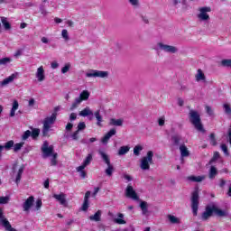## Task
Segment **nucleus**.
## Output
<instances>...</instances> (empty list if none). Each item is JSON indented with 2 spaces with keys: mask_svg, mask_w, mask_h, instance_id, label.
<instances>
[{
  "mask_svg": "<svg viewBox=\"0 0 231 231\" xmlns=\"http://www.w3.org/2000/svg\"><path fill=\"white\" fill-rule=\"evenodd\" d=\"M23 146H24V142H21L14 144L13 147H14V152H19V151H21V149H23Z\"/></svg>",
  "mask_w": 231,
  "mask_h": 231,
  "instance_id": "obj_37",
  "label": "nucleus"
},
{
  "mask_svg": "<svg viewBox=\"0 0 231 231\" xmlns=\"http://www.w3.org/2000/svg\"><path fill=\"white\" fill-rule=\"evenodd\" d=\"M89 208V200H84L83 205L81 207V210L86 212Z\"/></svg>",
  "mask_w": 231,
  "mask_h": 231,
  "instance_id": "obj_49",
  "label": "nucleus"
},
{
  "mask_svg": "<svg viewBox=\"0 0 231 231\" xmlns=\"http://www.w3.org/2000/svg\"><path fill=\"white\" fill-rule=\"evenodd\" d=\"M81 102L82 101L79 97H77L75 99V101L72 103L71 106L69 107V111H75V109H77V107H79V106Z\"/></svg>",
  "mask_w": 231,
  "mask_h": 231,
  "instance_id": "obj_35",
  "label": "nucleus"
},
{
  "mask_svg": "<svg viewBox=\"0 0 231 231\" xmlns=\"http://www.w3.org/2000/svg\"><path fill=\"white\" fill-rule=\"evenodd\" d=\"M219 152H215L212 159L210 160V163H212V162H216V160H219Z\"/></svg>",
  "mask_w": 231,
  "mask_h": 231,
  "instance_id": "obj_54",
  "label": "nucleus"
},
{
  "mask_svg": "<svg viewBox=\"0 0 231 231\" xmlns=\"http://www.w3.org/2000/svg\"><path fill=\"white\" fill-rule=\"evenodd\" d=\"M133 6H138V0H128Z\"/></svg>",
  "mask_w": 231,
  "mask_h": 231,
  "instance_id": "obj_63",
  "label": "nucleus"
},
{
  "mask_svg": "<svg viewBox=\"0 0 231 231\" xmlns=\"http://www.w3.org/2000/svg\"><path fill=\"white\" fill-rule=\"evenodd\" d=\"M191 210L194 217L198 216L199 210V192L194 190L191 194Z\"/></svg>",
  "mask_w": 231,
  "mask_h": 231,
  "instance_id": "obj_5",
  "label": "nucleus"
},
{
  "mask_svg": "<svg viewBox=\"0 0 231 231\" xmlns=\"http://www.w3.org/2000/svg\"><path fill=\"white\" fill-rule=\"evenodd\" d=\"M79 116H93V111L91 110V108H89V106H87L79 112Z\"/></svg>",
  "mask_w": 231,
  "mask_h": 231,
  "instance_id": "obj_22",
  "label": "nucleus"
},
{
  "mask_svg": "<svg viewBox=\"0 0 231 231\" xmlns=\"http://www.w3.org/2000/svg\"><path fill=\"white\" fill-rule=\"evenodd\" d=\"M60 109L59 106L54 108V113L51 114L50 117H46L43 120V126L42 130V136H50V130L51 129V125L55 124V120H57V111Z\"/></svg>",
  "mask_w": 231,
  "mask_h": 231,
  "instance_id": "obj_1",
  "label": "nucleus"
},
{
  "mask_svg": "<svg viewBox=\"0 0 231 231\" xmlns=\"http://www.w3.org/2000/svg\"><path fill=\"white\" fill-rule=\"evenodd\" d=\"M73 129V124L68 123L66 125V131H71Z\"/></svg>",
  "mask_w": 231,
  "mask_h": 231,
  "instance_id": "obj_62",
  "label": "nucleus"
},
{
  "mask_svg": "<svg viewBox=\"0 0 231 231\" xmlns=\"http://www.w3.org/2000/svg\"><path fill=\"white\" fill-rule=\"evenodd\" d=\"M214 216V206H207L201 215L202 221H208Z\"/></svg>",
  "mask_w": 231,
  "mask_h": 231,
  "instance_id": "obj_11",
  "label": "nucleus"
},
{
  "mask_svg": "<svg viewBox=\"0 0 231 231\" xmlns=\"http://www.w3.org/2000/svg\"><path fill=\"white\" fill-rule=\"evenodd\" d=\"M180 151L182 158H187L188 156H190V152H189V149L185 144H181L180 146Z\"/></svg>",
  "mask_w": 231,
  "mask_h": 231,
  "instance_id": "obj_20",
  "label": "nucleus"
},
{
  "mask_svg": "<svg viewBox=\"0 0 231 231\" xmlns=\"http://www.w3.org/2000/svg\"><path fill=\"white\" fill-rule=\"evenodd\" d=\"M23 172H24V166H21L18 170L16 179H15V183L16 185H19L21 183V178H23Z\"/></svg>",
  "mask_w": 231,
  "mask_h": 231,
  "instance_id": "obj_28",
  "label": "nucleus"
},
{
  "mask_svg": "<svg viewBox=\"0 0 231 231\" xmlns=\"http://www.w3.org/2000/svg\"><path fill=\"white\" fill-rule=\"evenodd\" d=\"M81 102H84V100H88L89 98V92L88 90H83L79 97H78Z\"/></svg>",
  "mask_w": 231,
  "mask_h": 231,
  "instance_id": "obj_33",
  "label": "nucleus"
},
{
  "mask_svg": "<svg viewBox=\"0 0 231 231\" xmlns=\"http://www.w3.org/2000/svg\"><path fill=\"white\" fill-rule=\"evenodd\" d=\"M209 142H210V144L213 145V147H216V145H217V140L216 139L215 134H209Z\"/></svg>",
  "mask_w": 231,
  "mask_h": 231,
  "instance_id": "obj_38",
  "label": "nucleus"
},
{
  "mask_svg": "<svg viewBox=\"0 0 231 231\" xmlns=\"http://www.w3.org/2000/svg\"><path fill=\"white\" fill-rule=\"evenodd\" d=\"M225 185H226V180H225V179H220V183H219L220 189H223Z\"/></svg>",
  "mask_w": 231,
  "mask_h": 231,
  "instance_id": "obj_61",
  "label": "nucleus"
},
{
  "mask_svg": "<svg viewBox=\"0 0 231 231\" xmlns=\"http://www.w3.org/2000/svg\"><path fill=\"white\" fill-rule=\"evenodd\" d=\"M58 156H59V154L57 152L52 154V158L51 159V167H55L59 163V162L57 161Z\"/></svg>",
  "mask_w": 231,
  "mask_h": 231,
  "instance_id": "obj_36",
  "label": "nucleus"
},
{
  "mask_svg": "<svg viewBox=\"0 0 231 231\" xmlns=\"http://www.w3.org/2000/svg\"><path fill=\"white\" fill-rule=\"evenodd\" d=\"M168 219L171 225H180L181 223V220L173 215H168Z\"/></svg>",
  "mask_w": 231,
  "mask_h": 231,
  "instance_id": "obj_30",
  "label": "nucleus"
},
{
  "mask_svg": "<svg viewBox=\"0 0 231 231\" xmlns=\"http://www.w3.org/2000/svg\"><path fill=\"white\" fill-rule=\"evenodd\" d=\"M110 125H115L116 127H122L124 125V119H116V118H111L110 119Z\"/></svg>",
  "mask_w": 231,
  "mask_h": 231,
  "instance_id": "obj_23",
  "label": "nucleus"
},
{
  "mask_svg": "<svg viewBox=\"0 0 231 231\" xmlns=\"http://www.w3.org/2000/svg\"><path fill=\"white\" fill-rule=\"evenodd\" d=\"M125 196L130 199H134V201H138V199H140V197H138V193H136V191L134 190L131 184H128L126 187Z\"/></svg>",
  "mask_w": 231,
  "mask_h": 231,
  "instance_id": "obj_10",
  "label": "nucleus"
},
{
  "mask_svg": "<svg viewBox=\"0 0 231 231\" xmlns=\"http://www.w3.org/2000/svg\"><path fill=\"white\" fill-rule=\"evenodd\" d=\"M0 225L5 228L6 231H17V229L12 227V224L8 221V218L5 216L3 212V208H0Z\"/></svg>",
  "mask_w": 231,
  "mask_h": 231,
  "instance_id": "obj_6",
  "label": "nucleus"
},
{
  "mask_svg": "<svg viewBox=\"0 0 231 231\" xmlns=\"http://www.w3.org/2000/svg\"><path fill=\"white\" fill-rule=\"evenodd\" d=\"M221 66H223V68H231V60H222Z\"/></svg>",
  "mask_w": 231,
  "mask_h": 231,
  "instance_id": "obj_45",
  "label": "nucleus"
},
{
  "mask_svg": "<svg viewBox=\"0 0 231 231\" xmlns=\"http://www.w3.org/2000/svg\"><path fill=\"white\" fill-rule=\"evenodd\" d=\"M90 221H96V223H98L102 219V211L97 210L94 215H91L89 217Z\"/></svg>",
  "mask_w": 231,
  "mask_h": 231,
  "instance_id": "obj_19",
  "label": "nucleus"
},
{
  "mask_svg": "<svg viewBox=\"0 0 231 231\" xmlns=\"http://www.w3.org/2000/svg\"><path fill=\"white\" fill-rule=\"evenodd\" d=\"M213 212L216 214V216H218V217H225L227 216L226 211L219 209L215 205H213Z\"/></svg>",
  "mask_w": 231,
  "mask_h": 231,
  "instance_id": "obj_18",
  "label": "nucleus"
},
{
  "mask_svg": "<svg viewBox=\"0 0 231 231\" xmlns=\"http://www.w3.org/2000/svg\"><path fill=\"white\" fill-rule=\"evenodd\" d=\"M223 107H224V110H225L226 115H231V107H230V105H228V104H224V105H223Z\"/></svg>",
  "mask_w": 231,
  "mask_h": 231,
  "instance_id": "obj_50",
  "label": "nucleus"
},
{
  "mask_svg": "<svg viewBox=\"0 0 231 231\" xmlns=\"http://www.w3.org/2000/svg\"><path fill=\"white\" fill-rule=\"evenodd\" d=\"M94 116L97 119V125H98V127H102V122H104V119L102 117V116L100 115V110H97L94 113Z\"/></svg>",
  "mask_w": 231,
  "mask_h": 231,
  "instance_id": "obj_27",
  "label": "nucleus"
},
{
  "mask_svg": "<svg viewBox=\"0 0 231 231\" xmlns=\"http://www.w3.org/2000/svg\"><path fill=\"white\" fill-rule=\"evenodd\" d=\"M117 217H118V218H115V219H114V223H116V225H125V223H127V222L124 219V214L118 213V214H117Z\"/></svg>",
  "mask_w": 231,
  "mask_h": 231,
  "instance_id": "obj_26",
  "label": "nucleus"
},
{
  "mask_svg": "<svg viewBox=\"0 0 231 231\" xmlns=\"http://www.w3.org/2000/svg\"><path fill=\"white\" fill-rule=\"evenodd\" d=\"M84 129H86V123H84V122L79 123L76 131H78L79 133H80V131H84Z\"/></svg>",
  "mask_w": 231,
  "mask_h": 231,
  "instance_id": "obj_46",
  "label": "nucleus"
},
{
  "mask_svg": "<svg viewBox=\"0 0 231 231\" xmlns=\"http://www.w3.org/2000/svg\"><path fill=\"white\" fill-rule=\"evenodd\" d=\"M52 198H54V199H57V201H59V203L63 205V207H68V201H66V194L64 193L54 194Z\"/></svg>",
  "mask_w": 231,
  "mask_h": 231,
  "instance_id": "obj_15",
  "label": "nucleus"
},
{
  "mask_svg": "<svg viewBox=\"0 0 231 231\" xmlns=\"http://www.w3.org/2000/svg\"><path fill=\"white\" fill-rule=\"evenodd\" d=\"M14 80H15V74H12L8 78H5L0 84L2 87L8 86V84H10V82H14Z\"/></svg>",
  "mask_w": 231,
  "mask_h": 231,
  "instance_id": "obj_25",
  "label": "nucleus"
},
{
  "mask_svg": "<svg viewBox=\"0 0 231 231\" xmlns=\"http://www.w3.org/2000/svg\"><path fill=\"white\" fill-rule=\"evenodd\" d=\"M70 122H73L74 120H77V114L71 113L69 116Z\"/></svg>",
  "mask_w": 231,
  "mask_h": 231,
  "instance_id": "obj_60",
  "label": "nucleus"
},
{
  "mask_svg": "<svg viewBox=\"0 0 231 231\" xmlns=\"http://www.w3.org/2000/svg\"><path fill=\"white\" fill-rule=\"evenodd\" d=\"M29 136H32V132L30 130H27L22 135V140L26 141Z\"/></svg>",
  "mask_w": 231,
  "mask_h": 231,
  "instance_id": "obj_48",
  "label": "nucleus"
},
{
  "mask_svg": "<svg viewBox=\"0 0 231 231\" xmlns=\"http://www.w3.org/2000/svg\"><path fill=\"white\" fill-rule=\"evenodd\" d=\"M140 208L142 210V214L143 216H147L148 212H149V206L147 204V202L145 201H141L140 203Z\"/></svg>",
  "mask_w": 231,
  "mask_h": 231,
  "instance_id": "obj_24",
  "label": "nucleus"
},
{
  "mask_svg": "<svg viewBox=\"0 0 231 231\" xmlns=\"http://www.w3.org/2000/svg\"><path fill=\"white\" fill-rule=\"evenodd\" d=\"M158 125L161 126V127H163V125H165V117H161L159 118L158 120Z\"/></svg>",
  "mask_w": 231,
  "mask_h": 231,
  "instance_id": "obj_57",
  "label": "nucleus"
},
{
  "mask_svg": "<svg viewBox=\"0 0 231 231\" xmlns=\"http://www.w3.org/2000/svg\"><path fill=\"white\" fill-rule=\"evenodd\" d=\"M39 134H41V129L32 128L31 137L32 138V140H37V138H39Z\"/></svg>",
  "mask_w": 231,
  "mask_h": 231,
  "instance_id": "obj_32",
  "label": "nucleus"
},
{
  "mask_svg": "<svg viewBox=\"0 0 231 231\" xmlns=\"http://www.w3.org/2000/svg\"><path fill=\"white\" fill-rule=\"evenodd\" d=\"M91 162H93V154L88 153L86 159L84 160L83 163L86 167H88V165H89Z\"/></svg>",
  "mask_w": 231,
  "mask_h": 231,
  "instance_id": "obj_39",
  "label": "nucleus"
},
{
  "mask_svg": "<svg viewBox=\"0 0 231 231\" xmlns=\"http://www.w3.org/2000/svg\"><path fill=\"white\" fill-rule=\"evenodd\" d=\"M195 79L197 82H207V77L205 76V73H203V70H201V69H199L197 70Z\"/></svg>",
  "mask_w": 231,
  "mask_h": 231,
  "instance_id": "obj_16",
  "label": "nucleus"
},
{
  "mask_svg": "<svg viewBox=\"0 0 231 231\" xmlns=\"http://www.w3.org/2000/svg\"><path fill=\"white\" fill-rule=\"evenodd\" d=\"M40 12L42 15H46L48 12H46V9L44 8V5L40 6Z\"/></svg>",
  "mask_w": 231,
  "mask_h": 231,
  "instance_id": "obj_58",
  "label": "nucleus"
},
{
  "mask_svg": "<svg viewBox=\"0 0 231 231\" xmlns=\"http://www.w3.org/2000/svg\"><path fill=\"white\" fill-rule=\"evenodd\" d=\"M2 24L5 30H10L12 28V24H10V22H8L6 18H2Z\"/></svg>",
  "mask_w": 231,
  "mask_h": 231,
  "instance_id": "obj_40",
  "label": "nucleus"
},
{
  "mask_svg": "<svg viewBox=\"0 0 231 231\" xmlns=\"http://www.w3.org/2000/svg\"><path fill=\"white\" fill-rule=\"evenodd\" d=\"M71 68V65L69 63L66 64L62 69H61V73L66 74L69 71V69Z\"/></svg>",
  "mask_w": 231,
  "mask_h": 231,
  "instance_id": "obj_52",
  "label": "nucleus"
},
{
  "mask_svg": "<svg viewBox=\"0 0 231 231\" xmlns=\"http://www.w3.org/2000/svg\"><path fill=\"white\" fill-rule=\"evenodd\" d=\"M10 201V198L8 197H0V204L1 205H6Z\"/></svg>",
  "mask_w": 231,
  "mask_h": 231,
  "instance_id": "obj_53",
  "label": "nucleus"
},
{
  "mask_svg": "<svg viewBox=\"0 0 231 231\" xmlns=\"http://www.w3.org/2000/svg\"><path fill=\"white\" fill-rule=\"evenodd\" d=\"M153 156L154 152L152 151H148L146 156L142 158L140 164V168L142 169V171H149V169H151Z\"/></svg>",
  "mask_w": 231,
  "mask_h": 231,
  "instance_id": "obj_4",
  "label": "nucleus"
},
{
  "mask_svg": "<svg viewBox=\"0 0 231 231\" xmlns=\"http://www.w3.org/2000/svg\"><path fill=\"white\" fill-rule=\"evenodd\" d=\"M206 111L208 115H212V107L206 106Z\"/></svg>",
  "mask_w": 231,
  "mask_h": 231,
  "instance_id": "obj_64",
  "label": "nucleus"
},
{
  "mask_svg": "<svg viewBox=\"0 0 231 231\" xmlns=\"http://www.w3.org/2000/svg\"><path fill=\"white\" fill-rule=\"evenodd\" d=\"M11 59L10 58H2L0 59V66H6V64H8V62H11Z\"/></svg>",
  "mask_w": 231,
  "mask_h": 231,
  "instance_id": "obj_47",
  "label": "nucleus"
},
{
  "mask_svg": "<svg viewBox=\"0 0 231 231\" xmlns=\"http://www.w3.org/2000/svg\"><path fill=\"white\" fill-rule=\"evenodd\" d=\"M143 151V147L142 145H136L134 148V156H140V152Z\"/></svg>",
  "mask_w": 231,
  "mask_h": 231,
  "instance_id": "obj_42",
  "label": "nucleus"
},
{
  "mask_svg": "<svg viewBox=\"0 0 231 231\" xmlns=\"http://www.w3.org/2000/svg\"><path fill=\"white\" fill-rule=\"evenodd\" d=\"M79 133H80V132H79V131L76 130V131L71 134L72 140H74V141L79 140Z\"/></svg>",
  "mask_w": 231,
  "mask_h": 231,
  "instance_id": "obj_55",
  "label": "nucleus"
},
{
  "mask_svg": "<svg viewBox=\"0 0 231 231\" xmlns=\"http://www.w3.org/2000/svg\"><path fill=\"white\" fill-rule=\"evenodd\" d=\"M42 207V200L37 199L36 200V210H41Z\"/></svg>",
  "mask_w": 231,
  "mask_h": 231,
  "instance_id": "obj_56",
  "label": "nucleus"
},
{
  "mask_svg": "<svg viewBox=\"0 0 231 231\" xmlns=\"http://www.w3.org/2000/svg\"><path fill=\"white\" fill-rule=\"evenodd\" d=\"M61 35L65 41H69V35L68 34V30L63 29L61 31Z\"/></svg>",
  "mask_w": 231,
  "mask_h": 231,
  "instance_id": "obj_51",
  "label": "nucleus"
},
{
  "mask_svg": "<svg viewBox=\"0 0 231 231\" xmlns=\"http://www.w3.org/2000/svg\"><path fill=\"white\" fill-rule=\"evenodd\" d=\"M129 149H131L129 146H121L118 150V155L124 156V154H127Z\"/></svg>",
  "mask_w": 231,
  "mask_h": 231,
  "instance_id": "obj_34",
  "label": "nucleus"
},
{
  "mask_svg": "<svg viewBox=\"0 0 231 231\" xmlns=\"http://www.w3.org/2000/svg\"><path fill=\"white\" fill-rule=\"evenodd\" d=\"M18 109H19V102L17 100H14L13 106L10 111V116L11 117L15 116V111H17Z\"/></svg>",
  "mask_w": 231,
  "mask_h": 231,
  "instance_id": "obj_29",
  "label": "nucleus"
},
{
  "mask_svg": "<svg viewBox=\"0 0 231 231\" xmlns=\"http://www.w3.org/2000/svg\"><path fill=\"white\" fill-rule=\"evenodd\" d=\"M33 203H35V198L30 196L23 204V212H30V208L33 207Z\"/></svg>",
  "mask_w": 231,
  "mask_h": 231,
  "instance_id": "obj_12",
  "label": "nucleus"
},
{
  "mask_svg": "<svg viewBox=\"0 0 231 231\" xmlns=\"http://www.w3.org/2000/svg\"><path fill=\"white\" fill-rule=\"evenodd\" d=\"M5 151H10L12 147H14V140H10L7 143H5L4 145Z\"/></svg>",
  "mask_w": 231,
  "mask_h": 231,
  "instance_id": "obj_43",
  "label": "nucleus"
},
{
  "mask_svg": "<svg viewBox=\"0 0 231 231\" xmlns=\"http://www.w3.org/2000/svg\"><path fill=\"white\" fill-rule=\"evenodd\" d=\"M99 154L103 162L107 165V168L105 170V173L106 174V176L111 178V176H113V172H115V166L111 164V159H109V155H107L103 151H99Z\"/></svg>",
  "mask_w": 231,
  "mask_h": 231,
  "instance_id": "obj_3",
  "label": "nucleus"
},
{
  "mask_svg": "<svg viewBox=\"0 0 231 231\" xmlns=\"http://www.w3.org/2000/svg\"><path fill=\"white\" fill-rule=\"evenodd\" d=\"M42 152L43 153V158L53 156V145H50L48 141H45L42 146Z\"/></svg>",
  "mask_w": 231,
  "mask_h": 231,
  "instance_id": "obj_9",
  "label": "nucleus"
},
{
  "mask_svg": "<svg viewBox=\"0 0 231 231\" xmlns=\"http://www.w3.org/2000/svg\"><path fill=\"white\" fill-rule=\"evenodd\" d=\"M221 151H223L225 156H230V152H228V146L226 144L223 143L221 144Z\"/></svg>",
  "mask_w": 231,
  "mask_h": 231,
  "instance_id": "obj_44",
  "label": "nucleus"
},
{
  "mask_svg": "<svg viewBox=\"0 0 231 231\" xmlns=\"http://www.w3.org/2000/svg\"><path fill=\"white\" fill-rule=\"evenodd\" d=\"M199 12V14H198V19H199V21H208V19H210L208 12H212V8L208 6L200 7Z\"/></svg>",
  "mask_w": 231,
  "mask_h": 231,
  "instance_id": "obj_8",
  "label": "nucleus"
},
{
  "mask_svg": "<svg viewBox=\"0 0 231 231\" xmlns=\"http://www.w3.org/2000/svg\"><path fill=\"white\" fill-rule=\"evenodd\" d=\"M36 78L39 82H42L46 79V76H44V67L41 66L37 69Z\"/></svg>",
  "mask_w": 231,
  "mask_h": 231,
  "instance_id": "obj_17",
  "label": "nucleus"
},
{
  "mask_svg": "<svg viewBox=\"0 0 231 231\" xmlns=\"http://www.w3.org/2000/svg\"><path fill=\"white\" fill-rule=\"evenodd\" d=\"M108 76H109V72L103 71V70H97V69H90L89 72L86 73V77L88 79H91V77H94L95 79L97 78L106 79Z\"/></svg>",
  "mask_w": 231,
  "mask_h": 231,
  "instance_id": "obj_7",
  "label": "nucleus"
},
{
  "mask_svg": "<svg viewBox=\"0 0 231 231\" xmlns=\"http://www.w3.org/2000/svg\"><path fill=\"white\" fill-rule=\"evenodd\" d=\"M189 181H193V183H201L203 180H205V176H189L188 177Z\"/></svg>",
  "mask_w": 231,
  "mask_h": 231,
  "instance_id": "obj_21",
  "label": "nucleus"
},
{
  "mask_svg": "<svg viewBox=\"0 0 231 231\" xmlns=\"http://www.w3.org/2000/svg\"><path fill=\"white\" fill-rule=\"evenodd\" d=\"M115 134H116V128L110 129L105 134V136L102 137V139H101L102 143H107V142H109V140H111V137L115 136Z\"/></svg>",
  "mask_w": 231,
  "mask_h": 231,
  "instance_id": "obj_14",
  "label": "nucleus"
},
{
  "mask_svg": "<svg viewBox=\"0 0 231 231\" xmlns=\"http://www.w3.org/2000/svg\"><path fill=\"white\" fill-rule=\"evenodd\" d=\"M158 46L159 48H161V50H162L166 53H176V51H178V49H176V47L172 45H166L162 42H159Z\"/></svg>",
  "mask_w": 231,
  "mask_h": 231,
  "instance_id": "obj_13",
  "label": "nucleus"
},
{
  "mask_svg": "<svg viewBox=\"0 0 231 231\" xmlns=\"http://www.w3.org/2000/svg\"><path fill=\"white\" fill-rule=\"evenodd\" d=\"M171 141L173 142L174 145H180V142H181V136L180 135H172Z\"/></svg>",
  "mask_w": 231,
  "mask_h": 231,
  "instance_id": "obj_41",
  "label": "nucleus"
},
{
  "mask_svg": "<svg viewBox=\"0 0 231 231\" xmlns=\"http://www.w3.org/2000/svg\"><path fill=\"white\" fill-rule=\"evenodd\" d=\"M86 165L84 164V163H82L80 166H79L78 168H77V171L78 172H81V171H84V169H86Z\"/></svg>",
  "mask_w": 231,
  "mask_h": 231,
  "instance_id": "obj_59",
  "label": "nucleus"
},
{
  "mask_svg": "<svg viewBox=\"0 0 231 231\" xmlns=\"http://www.w3.org/2000/svg\"><path fill=\"white\" fill-rule=\"evenodd\" d=\"M216 176H217V169L216 168V166H211L209 169L208 178L209 180H214Z\"/></svg>",
  "mask_w": 231,
  "mask_h": 231,
  "instance_id": "obj_31",
  "label": "nucleus"
},
{
  "mask_svg": "<svg viewBox=\"0 0 231 231\" xmlns=\"http://www.w3.org/2000/svg\"><path fill=\"white\" fill-rule=\"evenodd\" d=\"M189 122L194 125L195 129L199 131V133H205V127H203V124L201 123V116L196 110H191L189 112Z\"/></svg>",
  "mask_w": 231,
  "mask_h": 231,
  "instance_id": "obj_2",
  "label": "nucleus"
}]
</instances>
